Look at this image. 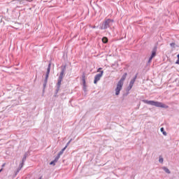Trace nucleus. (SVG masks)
<instances>
[{
  "mask_svg": "<svg viewBox=\"0 0 179 179\" xmlns=\"http://www.w3.org/2000/svg\"><path fill=\"white\" fill-rule=\"evenodd\" d=\"M2 171V169H0V173Z\"/></svg>",
  "mask_w": 179,
  "mask_h": 179,
  "instance_id": "30",
  "label": "nucleus"
},
{
  "mask_svg": "<svg viewBox=\"0 0 179 179\" xmlns=\"http://www.w3.org/2000/svg\"><path fill=\"white\" fill-rule=\"evenodd\" d=\"M66 71V65L62 66L61 72L59 73V76L57 80V88L55 90V96H57V95L58 94V92H59V89L61 88V83H62V79H64V75Z\"/></svg>",
  "mask_w": 179,
  "mask_h": 179,
  "instance_id": "1",
  "label": "nucleus"
},
{
  "mask_svg": "<svg viewBox=\"0 0 179 179\" xmlns=\"http://www.w3.org/2000/svg\"><path fill=\"white\" fill-rule=\"evenodd\" d=\"M66 148H67V147L65 146L64 148H62V149L61 150V151L63 152H65V150H66Z\"/></svg>",
  "mask_w": 179,
  "mask_h": 179,
  "instance_id": "22",
  "label": "nucleus"
},
{
  "mask_svg": "<svg viewBox=\"0 0 179 179\" xmlns=\"http://www.w3.org/2000/svg\"><path fill=\"white\" fill-rule=\"evenodd\" d=\"M92 28H93V29H96V27L94 26V27H93Z\"/></svg>",
  "mask_w": 179,
  "mask_h": 179,
  "instance_id": "29",
  "label": "nucleus"
},
{
  "mask_svg": "<svg viewBox=\"0 0 179 179\" xmlns=\"http://www.w3.org/2000/svg\"><path fill=\"white\" fill-rule=\"evenodd\" d=\"M103 73H104V71H101L100 73H98L94 76V85H96L99 82V80H100V79H101V76H103Z\"/></svg>",
  "mask_w": 179,
  "mask_h": 179,
  "instance_id": "5",
  "label": "nucleus"
},
{
  "mask_svg": "<svg viewBox=\"0 0 179 179\" xmlns=\"http://www.w3.org/2000/svg\"><path fill=\"white\" fill-rule=\"evenodd\" d=\"M26 159H27V157H24H24H22V163H23V164H24V162H26Z\"/></svg>",
  "mask_w": 179,
  "mask_h": 179,
  "instance_id": "21",
  "label": "nucleus"
},
{
  "mask_svg": "<svg viewBox=\"0 0 179 179\" xmlns=\"http://www.w3.org/2000/svg\"><path fill=\"white\" fill-rule=\"evenodd\" d=\"M23 164H23V162L20 164V166H19V168H18L19 170H22V168L23 167Z\"/></svg>",
  "mask_w": 179,
  "mask_h": 179,
  "instance_id": "18",
  "label": "nucleus"
},
{
  "mask_svg": "<svg viewBox=\"0 0 179 179\" xmlns=\"http://www.w3.org/2000/svg\"><path fill=\"white\" fill-rule=\"evenodd\" d=\"M136 78H138V73H136V75H135V76L131 80V81H130V84L131 85H134V84L135 83V82H136Z\"/></svg>",
  "mask_w": 179,
  "mask_h": 179,
  "instance_id": "10",
  "label": "nucleus"
},
{
  "mask_svg": "<svg viewBox=\"0 0 179 179\" xmlns=\"http://www.w3.org/2000/svg\"><path fill=\"white\" fill-rule=\"evenodd\" d=\"M19 171H20V169H18L17 170L16 173H15V176H17Z\"/></svg>",
  "mask_w": 179,
  "mask_h": 179,
  "instance_id": "23",
  "label": "nucleus"
},
{
  "mask_svg": "<svg viewBox=\"0 0 179 179\" xmlns=\"http://www.w3.org/2000/svg\"><path fill=\"white\" fill-rule=\"evenodd\" d=\"M102 68H99L98 70H97V72H100V71H101Z\"/></svg>",
  "mask_w": 179,
  "mask_h": 179,
  "instance_id": "25",
  "label": "nucleus"
},
{
  "mask_svg": "<svg viewBox=\"0 0 179 179\" xmlns=\"http://www.w3.org/2000/svg\"><path fill=\"white\" fill-rule=\"evenodd\" d=\"M27 156H29V154L27 152H26L24 155V157H27Z\"/></svg>",
  "mask_w": 179,
  "mask_h": 179,
  "instance_id": "24",
  "label": "nucleus"
},
{
  "mask_svg": "<svg viewBox=\"0 0 179 179\" xmlns=\"http://www.w3.org/2000/svg\"><path fill=\"white\" fill-rule=\"evenodd\" d=\"M72 142V139H70L69 141L66 143V146L68 148L69 146V144Z\"/></svg>",
  "mask_w": 179,
  "mask_h": 179,
  "instance_id": "20",
  "label": "nucleus"
},
{
  "mask_svg": "<svg viewBox=\"0 0 179 179\" xmlns=\"http://www.w3.org/2000/svg\"><path fill=\"white\" fill-rule=\"evenodd\" d=\"M143 103L145 104H148L149 106H154L155 107H158L159 108H168L169 106L159 101H148L146 99L143 100Z\"/></svg>",
  "mask_w": 179,
  "mask_h": 179,
  "instance_id": "2",
  "label": "nucleus"
},
{
  "mask_svg": "<svg viewBox=\"0 0 179 179\" xmlns=\"http://www.w3.org/2000/svg\"><path fill=\"white\" fill-rule=\"evenodd\" d=\"M157 52V48L155 47L152 50L151 56L148 59V64H150L152 62V59L156 57V52Z\"/></svg>",
  "mask_w": 179,
  "mask_h": 179,
  "instance_id": "6",
  "label": "nucleus"
},
{
  "mask_svg": "<svg viewBox=\"0 0 179 179\" xmlns=\"http://www.w3.org/2000/svg\"><path fill=\"white\" fill-rule=\"evenodd\" d=\"M102 68H99L98 70H97V72H100V71H101Z\"/></svg>",
  "mask_w": 179,
  "mask_h": 179,
  "instance_id": "26",
  "label": "nucleus"
},
{
  "mask_svg": "<svg viewBox=\"0 0 179 179\" xmlns=\"http://www.w3.org/2000/svg\"><path fill=\"white\" fill-rule=\"evenodd\" d=\"M161 132H162L163 135H164L166 136V135H167V132L164 131V128L162 127L160 129Z\"/></svg>",
  "mask_w": 179,
  "mask_h": 179,
  "instance_id": "15",
  "label": "nucleus"
},
{
  "mask_svg": "<svg viewBox=\"0 0 179 179\" xmlns=\"http://www.w3.org/2000/svg\"><path fill=\"white\" fill-rule=\"evenodd\" d=\"M122 86L123 85L121 83H117L115 88V96L120 95V92H121V90H122Z\"/></svg>",
  "mask_w": 179,
  "mask_h": 179,
  "instance_id": "7",
  "label": "nucleus"
},
{
  "mask_svg": "<svg viewBox=\"0 0 179 179\" xmlns=\"http://www.w3.org/2000/svg\"><path fill=\"white\" fill-rule=\"evenodd\" d=\"M58 160H59L57 157H55V159L52 162H50V166H55V163L58 162Z\"/></svg>",
  "mask_w": 179,
  "mask_h": 179,
  "instance_id": "11",
  "label": "nucleus"
},
{
  "mask_svg": "<svg viewBox=\"0 0 179 179\" xmlns=\"http://www.w3.org/2000/svg\"><path fill=\"white\" fill-rule=\"evenodd\" d=\"M50 72H51V63H49L48 68H47V71L43 83V90H45V87H47V83L48 82V76H50Z\"/></svg>",
  "mask_w": 179,
  "mask_h": 179,
  "instance_id": "4",
  "label": "nucleus"
},
{
  "mask_svg": "<svg viewBox=\"0 0 179 179\" xmlns=\"http://www.w3.org/2000/svg\"><path fill=\"white\" fill-rule=\"evenodd\" d=\"M133 87H134L133 84H130V83H129L128 89H129V90H131V89H132Z\"/></svg>",
  "mask_w": 179,
  "mask_h": 179,
  "instance_id": "19",
  "label": "nucleus"
},
{
  "mask_svg": "<svg viewBox=\"0 0 179 179\" xmlns=\"http://www.w3.org/2000/svg\"><path fill=\"white\" fill-rule=\"evenodd\" d=\"M177 58L178 59H179V54L177 55Z\"/></svg>",
  "mask_w": 179,
  "mask_h": 179,
  "instance_id": "28",
  "label": "nucleus"
},
{
  "mask_svg": "<svg viewBox=\"0 0 179 179\" xmlns=\"http://www.w3.org/2000/svg\"><path fill=\"white\" fill-rule=\"evenodd\" d=\"M127 75L128 74L127 73H124L117 83H120V85L124 86V80L127 79Z\"/></svg>",
  "mask_w": 179,
  "mask_h": 179,
  "instance_id": "8",
  "label": "nucleus"
},
{
  "mask_svg": "<svg viewBox=\"0 0 179 179\" xmlns=\"http://www.w3.org/2000/svg\"><path fill=\"white\" fill-rule=\"evenodd\" d=\"M18 2H20V0H17Z\"/></svg>",
  "mask_w": 179,
  "mask_h": 179,
  "instance_id": "31",
  "label": "nucleus"
},
{
  "mask_svg": "<svg viewBox=\"0 0 179 179\" xmlns=\"http://www.w3.org/2000/svg\"><path fill=\"white\" fill-rule=\"evenodd\" d=\"M83 90H84L85 92H86L87 90V87H86V79H85V76H83Z\"/></svg>",
  "mask_w": 179,
  "mask_h": 179,
  "instance_id": "9",
  "label": "nucleus"
},
{
  "mask_svg": "<svg viewBox=\"0 0 179 179\" xmlns=\"http://www.w3.org/2000/svg\"><path fill=\"white\" fill-rule=\"evenodd\" d=\"M102 42L104 43V44H107V43H108V38L106 36L103 37L102 38Z\"/></svg>",
  "mask_w": 179,
  "mask_h": 179,
  "instance_id": "13",
  "label": "nucleus"
},
{
  "mask_svg": "<svg viewBox=\"0 0 179 179\" xmlns=\"http://www.w3.org/2000/svg\"><path fill=\"white\" fill-rule=\"evenodd\" d=\"M162 170H164V171H165V173H166V174H170V173H171L170 171V170L166 166H163Z\"/></svg>",
  "mask_w": 179,
  "mask_h": 179,
  "instance_id": "12",
  "label": "nucleus"
},
{
  "mask_svg": "<svg viewBox=\"0 0 179 179\" xmlns=\"http://www.w3.org/2000/svg\"><path fill=\"white\" fill-rule=\"evenodd\" d=\"M63 154H64V152L62 150H60L59 152L56 156V157L59 159V157H61V155Z\"/></svg>",
  "mask_w": 179,
  "mask_h": 179,
  "instance_id": "14",
  "label": "nucleus"
},
{
  "mask_svg": "<svg viewBox=\"0 0 179 179\" xmlns=\"http://www.w3.org/2000/svg\"><path fill=\"white\" fill-rule=\"evenodd\" d=\"M176 64H177L178 65H179V59H178V60L176 62Z\"/></svg>",
  "mask_w": 179,
  "mask_h": 179,
  "instance_id": "27",
  "label": "nucleus"
},
{
  "mask_svg": "<svg viewBox=\"0 0 179 179\" xmlns=\"http://www.w3.org/2000/svg\"><path fill=\"white\" fill-rule=\"evenodd\" d=\"M114 23V20H111L110 18H106L102 23L101 26L100 27L101 30H107V29H110L113 26Z\"/></svg>",
  "mask_w": 179,
  "mask_h": 179,
  "instance_id": "3",
  "label": "nucleus"
},
{
  "mask_svg": "<svg viewBox=\"0 0 179 179\" xmlns=\"http://www.w3.org/2000/svg\"><path fill=\"white\" fill-rule=\"evenodd\" d=\"M170 45L172 48H176V43H170Z\"/></svg>",
  "mask_w": 179,
  "mask_h": 179,
  "instance_id": "17",
  "label": "nucleus"
},
{
  "mask_svg": "<svg viewBox=\"0 0 179 179\" xmlns=\"http://www.w3.org/2000/svg\"><path fill=\"white\" fill-rule=\"evenodd\" d=\"M163 162H164V159H163V157L159 156V162L162 164Z\"/></svg>",
  "mask_w": 179,
  "mask_h": 179,
  "instance_id": "16",
  "label": "nucleus"
}]
</instances>
